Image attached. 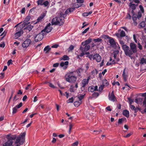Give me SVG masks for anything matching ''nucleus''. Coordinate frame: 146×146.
I'll use <instances>...</instances> for the list:
<instances>
[{
    "instance_id": "nucleus-1",
    "label": "nucleus",
    "mask_w": 146,
    "mask_h": 146,
    "mask_svg": "<svg viewBox=\"0 0 146 146\" xmlns=\"http://www.w3.org/2000/svg\"><path fill=\"white\" fill-rule=\"evenodd\" d=\"M74 72L67 73L65 76L66 81L71 83H74L76 81L77 78L74 75Z\"/></svg>"
},
{
    "instance_id": "nucleus-2",
    "label": "nucleus",
    "mask_w": 146,
    "mask_h": 146,
    "mask_svg": "<svg viewBox=\"0 0 146 146\" xmlns=\"http://www.w3.org/2000/svg\"><path fill=\"white\" fill-rule=\"evenodd\" d=\"M26 133L24 132L21 134L17 138H16V141L14 143V144L16 145L15 146H20V145H22L24 141V137Z\"/></svg>"
},
{
    "instance_id": "nucleus-3",
    "label": "nucleus",
    "mask_w": 146,
    "mask_h": 146,
    "mask_svg": "<svg viewBox=\"0 0 146 146\" xmlns=\"http://www.w3.org/2000/svg\"><path fill=\"white\" fill-rule=\"evenodd\" d=\"M64 21H62V19L59 15L54 18L52 20L51 24L52 25H55L61 26L64 23Z\"/></svg>"
},
{
    "instance_id": "nucleus-4",
    "label": "nucleus",
    "mask_w": 146,
    "mask_h": 146,
    "mask_svg": "<svg viewBox=\"0 0 146 146\" xmlns=\"http://www.w3.org/2000/svg\"><path fill=\"white\" fill-rule=\"evenodd\" d=\"M16 135H14L10 136L8 140L3 145V146H11L13 145L14 142L16 139Z\"/></svg>"
},
{
    "instance_id": "nucleus-5",
    "label": "nucleus",
    "mask_w": 146,
    "mask_h": 146,
    "mask_svg": "<svg viewBox=\"0 0 146 146\" xmlns=\"http://www.w3.org/2000/svg\"><path fill=\"white\" fill-rule=\"evenodd\" d=\"M122 49L126 56L131 57V55L133 54L129 46L127 45L124 46Z\"/></svg>"
},
{
    "instance_id": "nucleus-6",
    "label": "nucleus",
    "mask_w": 146,
    "mask_h": 146,
    "mask_svg": "<svg viewBox=\"0 0 146 146\" xmlns=\"http://www.w3.org/2000/svg\"><path fill=\"white\" fill-rule=\"evenodd\" d=\"M44 36V33L41 32L36 35L35 38V40L36 42H37L41 40Z\"/></svg>"
},
{
    "instance_id": "nucleus-7",
    "label": "nucleus",
    "mask_w": 146,
    "mask_h": 146,
    "mask_svg": "<svg viewBox=\"0 0 146 146\" xmlns=\"http://www.w3.org/2000/svg\"><path fill=\"white\" fill-rule=\"evenodd\" d=\"M130 50L133 54L136 53L137 52V48L136 44L134 42L131 43L129 44Z\"/></svg>"
},
{
    "instance_id": "nucleus-8",
    "label": "nucleus",
    "mask_w": 146,
    "mask_h": 146,
    "mask_svg": "<svg viewBox=\"0 0 146 146\" xmlns=\"http://www.w3.org/2000/svg\"><path fill=\"white\" fill-rule=\"evenodd\" d=\"M20 28L17 27L16 29V33L14 35V36L15 39H17L19 37L23 32Z\"/></svg>"
},
{
    "instance_id": "nucleus-9",
    "label": "nucleus",
    "mask_w": 146,
    "mask_h": 146,
    "mask_svg": "<svg viewBox=\"0 0 146 146\" xmlns=\"http://www.w3.org/2000/svg\"><path fill=\"white\" fill-rule=\"evenodd\" d=\"M52 28L51 26V24L49 23L45 27L44 29L42 31V32H46V33H48L50 32L52 30Z\"/></svg>"
},
{
    "instance_id": "nucleus-10",
    "label": "nucleus",
    "mask_w": 146,
    "mask_h": 146,
    "mask_svg": "<svg viewBox=\"0 0 146 146\" xmlns=\"http://www.w3.org/2000/svg\"><path fill=\"white\" fill-rule=\"evenodd\" d=\"M90 79L89 77H88L87 79H84L80 83L81 86L82 88H84L87 84H88L89 80Z\"/></svg>"
},
{
    "instance_id": "nucleus-11",
    "label": "nucleus",
    "mask_w": 146,
    "mask_h": 146,
    "mask_svg": "<svg viewBox=\"0 0 146 146\" xmlns=\"http://www.w3.org/2000/svg\"><path fill=\"white\" fill-rule=\"evenodd\" d=\"M31 42V40L29 39H27L24 41L23 43L22 46L23 47L26 48L27 47Z\"/></svg>"
},
{
    "instance_id": "nucleus-12",
    "label": "nucleus",
    "mask_w": 146,
    "mask_h": 146,
    "mask_svg": "<svg viewBox=\"0 0 146 146\" xmlns=\"http://www.w3.org/2000/svg\"><path fill=\"white\" fill-rule=\"evenodd\" d=\"M23 105V104L21 102L18 105L16 106L15 107L13 108L12 114H14L17 111V109L21 107Z\"/></svg>"
},
{
    "instance_id": "nucleus-13",
    "label": "nucleus",
    "mask_w": 146,
    "mask_h": 146,
    "mask_svg": "<svg viewBox=\"0 0 146 146\" xmlns=\"http://www.w3.org/2000/svg\"><path fill=\"white\" fill-rule=\"evenodd\" d=\"M94 60H95L98 62H100L101 60V56L98 54H95L93 56Z\"/></svg>"
},
{
    "instance_id": "nucleus-14",
    "label": "nucleus",
    "mask_w": 146,
    "mask_h": 146,
    "mask_svg": "<svg viewBox=\"0 0 146 146\" xmlns=\"http://www.w3.org/2000/svg\"><path fill=\"white\" fill-rule=\"evenodd\" d=\"M84 48L81 46L80 48V50H82V52H85L88 51L90 48V46L89 45H86Z\"/></svg>"
},
{
    "instance_id": "nucleus-15",
    "label": "nucleus",
    "mask_w": 146,
    "mask_h": 146,
    "mask_svg": "<svg viewBox=\"0 0 146 146\" xmlns=\"http://www.w3.org/2000/svg\"><path fill=\"white\" fill-rule=\"evenodd\" d=\"M109 41L111 46L115 48L116 47V42L113 38H110Z\"/></svg>"
},
{
    "instance_id": "nucleus-16",
    "label": "nucleus",
    "mask_w": 146,
    "mask_h": 146,
    "mask_svg": "<svg viewBox=\"0 0 146 146\" xmlns=\"http://www.w3.org/2000/svg\"><path fill=\"white\" fill-rule=\"evenodd\" d=\"M84 70V69L82 68H80L77 69L76 71V72L77 73L78 75L79 76H81L82 74L83 73Z\"/></svg>"
},
{
    "instance_id": "nucleus-17",
    "label": "nucleus",
    "mask_w": 146,
    "mask_h": 146,
    "mask_svg": "<svg viewBox=\"0 0 146 146\" xmlns=\"http://www.w3.org/2000/svg\"><path fill=\"white\" fill-rule=\"evenodd\" d=\"M109 99L112 102H114L115 101L116 98L114 95L113 91L112 92L110 95H109Z\"/></svg>"
},
{
    "instance_id": "nucleus-18",
    "label": "nucleus",
    "mask_w": 146,
    "mask_h": 146,
    "mask_svg": "<svg viewBox=\"0 0 146 146\" xmlns=\"http://www.w3.org/2000/svg\"><path fill=\"white\" fill-rule=\"evenodd\" d=\"M68 62L66 61L64 62H62L60 63V66L63 67V69H66L67 68V66L68 64Z\"/></svg>"
},
{
    "instance_id": "nucleus-19",
    "label": "nucleus",
    "mask_w": 146,
    "mask_h": 146,
    "mask_svg": "<svg viewBox=\"0 0 146 146\" xmlns=\"http://www.w3.org/2000/svg\"><path fill=\"white\" fill-rule=\"evenodd\" d=\"M92 40V39L91 38H89L84 41L82 42V44L83 46H85L86 45H88V44L90 43L91 42Z\"/></svg>"
},
{
    "instance_id": "nucleus-20",
    "label": "nucleus",
    "mask_w": 146,
    "mask_h": 146,
    "mask_svg": "<svg viewBox=\"0 0 146 146\" xmlns=\"http://www.w3.org/2000/svg\"><path fill=\"white\" fill-rule=\"evenodd\" d=\"M46 14L45 13H42L37 18V22H39L40 21L42 20L44 17L45 16Z\"/></svg>"
},
{
    "instance_id": "nucleus-21",
    "label": "nucleus",
    "mask_w": 146,
    "mask_h": 146,
    "mask_svg": "<svg viewBox=\"0 0 146 146\" xmlns=\"http://www.w3.org/2000/svg\"><path fill=\"white\" fill-rule=\"evenodd\" d=\"M137 4L136 5L134 4L132 2H131L129 4V7L133 10H135L136 8V7H137Z\"/></svg>"
},
{
    "instance_id": "nucleus-22",
    "label": "nucleus",
    "mask_w": 146,
    "mask_h": 146,
    "mask_svg": "<svg viewBox=\"0 0 146 146\" xmlns=\"http://www.w3.org/2000/svg\"><path fill=\"white\" fill-rule=\"evenodd\" d=\"M98 71L96 68L94 69L91 72V74L94 77L98 73Z\"/></svg>"
},
{
    "instance_id": "nucleus-23",
    "label": "nucleus",
    "mask_w": 146,
    "mask_h": 146,
    "mask_svg": "<svg viewBox=\"0 0 146 146\" xmlns=\"http://www.w3.org/2000/svg\"><path fill=\"white\" fill-rule=\"evenodd\" d=\"M123 114L127 118L129 117V112L126 110L123 111Z\"/></svg>"
},
{
    "instance_id": "nucleus-24",
    "label": "nucleus",
    "mask_w": 146,
    "mask_h": 146,
    "mask_svg": "<svg viewBox=\"0 0 146 146\" xmlns=\"http://www.w3.org/2000/svg\"><path fill=\"white\" fill-rule=\"evenodd\" d=\"M102 84L104 86H107L109 85V83L106 79H104L102 81Z\"/></svg>"
},
{
    "instance_id": "nucleus-25",
    "label": "nucleus",
    "mask_w": 146,
    "mask_h": 146,
    "mask_svg": "<svg viewBox=\"0 0 146 146\" xmlns=\"http://www.w3.org/2000/svg\"><path fill=\"white\" fill-rule=\"evenodd\" d=\"M82 101H76L74 102V105L75 107H78L82 103Z\"/></svg>"
},
{
    "instance_id": "nucleus-26",
    "label": "nucleus",
    "mask_w": 146,
    "mask_h": 146,
    "mask_svg": "<svg viewBox=\"0 0 146 146\" xmlns=\"http://www.w3.org/2000/svg\"><path fill=\"white\" fill-rule=\"evenodd\" d=\"M145 23L144 21L141 22L139 24L138 27L140 29H142L145 26Z\"/></svg>"
},
{
    "instance_id": "nucleus-27",
    "label": "nucleus",
    "mask_w": 146,
    "mask_h": 146,
    "mask_svg": "<svg viewBox=\"0 0 146 146\" xmlns=\"http://www.w3.org/2000/svg\"><path fill=\"white\" fill-rule=\"evenodd\" d=\"M59 16L60 17H61V18L62 19V21H64V19L66 17V16L67 15L65 13L63 14V13H61L59 15Z\"/></svg>"
},
{
    "instance_id": "nucleus-28",
    "label": "nucleus",
    "mask_w": 146,
    "mask_h": 146,
    "mask_svg": "<svg viewBox=\"0 0 146 146\" xmlns=\"http://www.w3.org/2000/svg\"><path fill=\"white\" fill-rule=\"evenodd\" d=\"M51 48L49 46H46L44 49V51L45 52V53H47L50 50Z\"/></svg>"
},
{
    "instance_id": "nucleus-29",
    "label": "nucleus",
    "mask_w": 146,
    "mask_h": 146,
    "mask_svg": "<svg viewBox=\"0 0 146 146\" xmlns=\"http://www.w3.org/2000/svg\"><path fill=\"white\" fill-rule=\"evenodd\" d=\"M125 68L123 71L122 76L123 78L124 81L126 82L127 80V75L125 74Z\"/></svg>"
},
{
    "instance_id": "nucleus-30",
    "label": "nucleus",
    "mask_w": 146,
    "mask_h": 146,
    "mask_svg": "<svg viewBox=\"0 0 146 146\" xmlns=\"http://www.w3.org/2000/svg\"><path fill=\"white\" fill-rule=\"evenodd\" d=\"M99 95V93L97 92H94L93 93L92 96L91 98H97Z\"/></svg>"
},
{
    "instance_id": "nucleus-31",
    "label": "nucleus",
    "mask_w": 146,
    "mask_h": 146,
    "mask_svg": "<svg viewBox=\"0 0 146 146\" xmlns=\"http://www.w3.org/2000/svg\"><path fill=\"white\" fill-rule=\"evenodd\" d=\"M69 57L67 55H64L61 58V60H69Z\"/></svg>"
},
{
    "instance_id": "nucleus-32",
    "label": "nucleus",
    "mask_w": 146,
    "mask_h": 146,
    "mask_svg": "<svg viewBox=\"0 0 146 146\" xmlns=\"http://www.w3.org/2000/svg\"><path fill=\"white\" fill-rule=\"evenodd\" d=\"M119 53V51L118 50H115L113 52V57L114 60H115V59L116 58L117 55Z\"/></svg>"
},
{
    "instance_id": "nucleus-33",
    "label": "nucleus",
    "mask_w": 146,
    "mask_h": 146,
    "mask_svg": "<svg viewBox=\"0 0 146 146\" xmlns=\"http://www.w3.org/2000/svg\"><path fill=\"white\" fill-rule=\"evenodd\" d=\"M125 120H126V119L125 118H123L121 119H118V123L119 124H121L123 121Z\"/></svg>"
},
{
    "instance_id": "nucleus-34",
    "label": "nucleus",
    "mask_w": 146,
    "mask_h": 146,
    "mask_svg": "<svg viewBox=\"0 0 146 146\" xmlns=\"http://www.w3.org/2000/svg\"><path fill=\"white\" fill-rule=\"evenodd\" d=\"M120 44L121 45L122 49L123 48V47L125 46H127L126 44H125V43L123 41L121 40H119Z\"/></svg>"
},
{
    "instance_id": "nucleus-35",
    "label": "nucleus",
    "mask_w": 146,
    "mask_h": 146,
    "mask_svg": "<svg viewBox=\"0 0 146 146\" xmlns=\"http://www.w3.org/2000/svg\"><path fill=\"white\" fill-rule=\"evenodd\" d=\"M88 91L89 92H93L95 90V89L94 88V86H93L89 87L88 88Z\"/></svg>"
},
{
    "instance_id": "nucleus-36",
    "label": "nucleus",
    "mask_w": 146,
    "mask_h": 146,
    "mask_svg": "<svg viewBox=\"0 0 146 146\" xmlns=\"http://www.w3.org/2000/svg\"><path fill=\"white\" fill-rule=\"evenodd\" d=\"M33 27L31 25H30L27 27L25 28L26 29L28 30L29 31H31L33 29Z\"/></svg>"
},
{
    "instance_id": "nucleus-37",
    "label": "nucleus",
    "mask_w": 146,
    "mask_h": 146,
    "mask_svg": "<svg viewBox=\"0 0 146 146\" xmlns=\"http://www.w3.org/2000/svg\"><path fill=\"white\" fill-rule=\"evenodd\" d=\"M31 18V17L30 16H27L24 21V22L25 23L28 22Z\"/></svg>"
},
{
    "instance_id": "nucleus-38",
    "label": "nucleus",
    "mask_w": 146,
    "mask_h": 146,
    "mask_svg": "<svg viewBox=\"0 0 146 146\" xmlns=\"http://www.w3.org/2000/svg\"><path fill=\"white\" fill-rule=\"evenodd\" d=\"M125 33L123 31H121L120 33V36L121 37H124L125 36Z\"/></svg>"
},
{
    "instance_id": "nucleus-39",
    "label": "nucleus",
    "mask_w": 146,
    "mask_h": 146,
    "mask_svg": "<svg viewBox=\"0 0 146 146\" xmlns=\"http://www.w3.org/2000/svg\"><path fill=\"white\" fill-rule=\"evenodd\" d=\"M140 63L141 64H143L144 63H146V60H145V59L143 58H142L140 60Z\"/></svg>"
},
{
    "instance_id": "nucleus-40",
    "label": "nucleus",
    "mask_w": 146,
    "mask_h": 146,
    "mask_svg": "<svg viewBox=\"0 0 146 146\" xmlns=\"http://www.w3.org/2000/svg\"><path fill=\"white\" fill-rule=\"evenodd\" d=\"M73 101L74 98L73 97H72L71 98H70L66 102L67 103H72L73 102Z\"/></svg>"
},
{
    "instance_id": "nucleus-41",
    "label": "nucleus",
    "mask_w": 146,
    "mask_h": 146,
    "mask_svg": "<svg viewBox=\"0 0 146 146\" xmlns=\"http://www.w3.org/2000/svg\"><path fill=\"white\" fill-rule=\"evenodd\" d=\"M93 40L95 42H98L102 41V39L99 38L97 39H94Z\"/></svg>"
},
{
    "instance_id": "nucleus-42",
    "label": "nucleus",
    "mask_w": 146,
    "mask_h": 146,
    "mask_svg": "<svg viewBox=\"0 0 146 146\" xmlns=\"http://www.w3.org/2000/svg\"><path fill=\"white\" fill-rule=\"evenodd\" d=\"M84 95H79L78 96V97L79 99V100L82 101V100L83 98Z\"/></svg>"
},
{
    "instance_id": "nucleus-43",
    "label": "nucleus",
    "mask_w": 146,
    "mask_h": 146,
    "mask_svg": "<svg viewBox=\"0 0 146 146\" xmlns=\"http://www.w3.org/2000/svg\"><path fill=\"white\" fill-rule=\"evenodd\" d=\"M115 63V62L114 60H113L110 63L108 62L106 64V65L107 66H109L111 64H114Z\"/></svg>"
},
{
    "instance_id": "nucleus-44",
    "label": "nucleus",
    "mask_w": 146,
    "mask_h": 146,
    "mask_svg": "<svg viewBox=\"0 0 146 146\" xmlns=\"http://www.w3.org/2000/svg\"><path fill=\"white\" fill-rule=\"evenodd\" d=\"M76 90L74 89V87L73 86H71L70 88V90L71 92H74Z\"/></svg>"
},
{
    "instance_id": "nucleus-45",
    "label": "nucleus",
    "mask_w": 146,
    "mask_h": 146,
    "mask_svg": "<svg viewBox=\"0 0 146 146\" xmlns=\"http://www.w3.org/2000/svg\"><path fill=\"white\" fill-rule=\"evenodd\" d=\"M104 86L102 84L99 87V90L100 92H101L102 91L104 88Z\"/></svg>"
},
{
    "instance_id": "nucleus-46",
    "label": "nucleus",
    "mask_w": 146,
    "mask_h": 146,
    "mask_svg": "<svg viewBox=\"0 0 146 146\" xmlns=\"http://www.w3.org/2000/svg\"><path fill=\"white\" fill-rule=\"evenodd\" d=\"M75 9L74 7H72L68 9H67L69 12L70 13L73 11Z\"/></svg>"
},
{
    "instance_id": "nucleus-47",
    "label": "nucleus",
    "mask_w": 146,
    "mask_h": 146,
    "mask_svg": "<svg viewBox=\"0 0 146 146\" xmlns=\"http://www.w3.org/2000/svg\"><path fill=\"white\" fill-rule=\"evenodd\" d=\"M73 126V125L72 124H70L69 125V133L70 134L71 133V130L72 129V127Z\"/></svg>"
},
{
    "instance_id": "nucleus-48",
    "label": "nucleus",
    "mask_w": 146,
    "mask_h": 146,
    "mask_svg": "<svg viewBox=\"0 0 146 146\" xmlns=\"http://www.w3.org/2000/svg\"><path fill=\"white\" fill-rule=\"evenodd\" d=\"M89 29L90 28L89 27L86 29L82 32V34H84L86 33L87 32V31H88Z\"/></svg>"
},
{
    "instance_id": "nucleus-49",
    "label": "nucleus",
    "mask_w": 146,
    "mask_h": 146,
    "mask_svg": "<svg viewBox=\"0 0 146 146\" xmlns=\"http://www.w3.org/2000/svg\"><path fill=\"white\" fill-rule=\"evenodd\" d=\"M132 132H131L127 134L126 135L123 136L125 138H127L129 137L132 134Z\"/></svg>"
},
{
    "instance_id": "nucleus-50",
    "label": "nucleus",
    "mask_w": 146,
    "mask_h": 146,
    "mask_svg": "<svg viewBox=\"0 0 146 146\" xmlns=\"http://www.w3.org/2000/svg\"><path fill=\"white\" fill-rule=\"evenodd\" d=\"M139 8L140 9V11H141L142 13L144 12V10L143 7L141 5H140L139 6Z\"/></svg>"
},
{
    "instance_id": "nucleus-51",
    "label": "nucleus",
    "mask_w": 146,
    "mask_h": 146,
    "mask_svg": "<svg viewBox=\"0 0 146 146\" xmlns=\"http://www.w3.org/2000/svg\"><path fill=\"white\" fill-rule=\"evenodd\" d=\"M141 13L140 12H139L138 13L136 17L137 18H138V19H139V18L141 17Z\"/></svg>"
},
{
    "instance_id": "nucleus-52",
    "label": "nucleus",
    "mask_w": 146,
    "mask_h": 146,
    "mask_svg": "<svg viewBox=\"0 0 146 146\" xmlns=\"http://www.w3.org/2000/svg\"><path fill=\"white\" fill-rule=\"evenodd\" d=\"M140 110V109L138 107H136L133 110L134 111L135 113H136L138 110Z\"/></svg>"
},
{
    "instance_id": "nucleus-53",
    "label": "nucleus",
    "mask_w": 146,
    "mask_h": 146,
    "mask_svg": "<svg viewBox=\"0 0 146 146\" xmlns=\"http://www.w3.org/2000/svg\"><path fill=\"white\" fill-rule=\"evenodd\" d=\"M103 38H104L105 39H110L111 38L108 35H104L103 36Z\"/></svg>"
},
{
    "instance_id": "nucleus-54",
    "label": "nucleus",
    "mask_w": 146,
    "mask_h": 146,
    "mask_svg": "<svg viewBox=\"0 0 146 146\" xmlns=\"http://www.w3.org/2000/svg\"><path fill=\"white\" fill-rule=\"evenodd\" d=\"M5 45V42H2L0 44V47H1L4 48Z\"/></svg>"
},
{
    "instance_id": "nucleus-55",
    "label": "nucleus",
    "mask_w": 146,
    "mask_h": 146,
    "mask_svg": "<svg viewBox=\"0 0 146 146\" xmlns=\"http://www.w3.org/2000/svg\"><path fill=\"white\" fill-rule=\"evenodd\" d=\"M74 48V46L72 45H71L68 48L69 50H72Z\"/></svg>"
},
{
    "instance_id": "nucleus-56",
    "label": "nucleus",
    "mask_w": 146,
    "mask_h": 146,
    "mask_svg": "<svg viewBox=\"0 0 146 146\" xmlns=\"http://www.w3.org/2000/svg\"><path fill=\"white\" fill-rule=\"evenodd\" d=\"M49 86L51 88H56V87L55 86L52 84L50 83H49Z\"/></svg>"
},
{
    "instance_id": "nucleus-57",
    "label": "nucleus",
    "mask_w": 146,
    "mask_h": 146,
    "mask_svg": "<svg viewBox=\"0 0 146 146\" xmlns=\"http://www.w3.org/2000/svg\"><path fill=\"white\" fill-rule=\"evenodd\" d=\"M12 60L11 59L9 60H8L7 62V64L8 66H9L11 64H12Z\"/></svg>"
},
{
    "instance_id": "nucleus-58",
    "label": "nucleus",
    "mask_w": 146,
    "mask_h": 146,
    "mask_svg": "<svg viewBox=\"0 0 146 146\" xmlns=\"http://www.w3.org/2000/svg\"><path fill=\"white\" fill-rule=\"evenodd\" d=\"M135 16H132V19L133 21H134L135 20H136L137 18Z\"/></svg>"
},
{
    "instance_id": "nucleus-59",
    "label": "nucleus",
    "mask_w": 146,
    "mask_h": 146,
    "mask_svg": "<svg viewBox=\"0 0 146 146\" xmlns=\"http://www.w3.org/2000/svg\"><path fill=\"white\" fill-rule=\"evenodd\" d=\"M78 144V141H76L72 144V146H77Z\"/></svg>"
},
{
    "instance_id": "nucleus-60",
    "label": "nucleus",
    "mask_w": 146,
    "mask_h": 146,
    "mask_svg": "<svg viewBox=\"0 0 146 146\" xmlns=\"http://www.w3.org/2000/svg\"><path fill=\"white\" fill-rule=\"evenodd\" d=\"M77 2L78 3H82L84 2V0H76Z\"/></svg>"
},
{
    "instance_id": "nucleus-61",
    "label": "nucleus",
    "mask_w": 146,
    "mask_h": 146,
    "mask_svg": "<svg viewBox=\"0 0 146 146\" xmlns=\"http://www.w3.org/2000/svg\"><path fill=\"white\" fill-rule=\"evenodd\" d=\"M131 15H130V14L129 13H127L126 18L128 19H131Z\"/></svg>"
},
{
    "instance_id": "nucleus-62",
    "label": "nucleus",
    "mask_w": 146,
    "mask_h": 146,
    "mask_svg": "<svg viewBox=\"0 0 146 146\" xmlns=\"http://www.w3.org/2000/svg\"><path fill=\"white\" fill-rule=\"evenodd\" d=\"M59 65V63H56L54 64H53V67H56L58 66Z\"/></svg>"
},
{
    "instance_id": "nucleus-63",
    "label": "nucleus",
    "mask_w": 146,
    "mask_h": 146,
    "mask_svg": "<svg viewBox=\"0 0 146 146\" xmlns=\"http://www.w3.org/2000/svg\"><path fill=\"white\" fill-rule=\"evenodd\" d=\"M130 108L132 110H133L135 109V107L134 105H130Z\"/></svg>"
},
{
    "instance_id": "nucleus-64",
    "label": "nucleus",
    "mask_w": 146,
    "mask_h": 146,
    "mask_svg": "<svg viewBox=\"0 0 146 146\" xmlns=\"http://www.w3.org/2000/svg\"><path fill=\"white\" fill-rule=\"evenodd\" d=\"M143 106H144L145 107H146V99H144V100L143 101Z\"/></svg>"
}]
</instances>
